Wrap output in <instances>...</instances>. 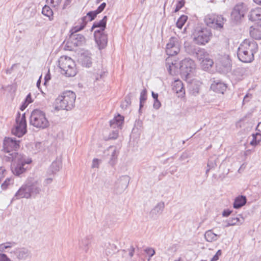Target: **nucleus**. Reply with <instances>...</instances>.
<instances>
[{
    "mask_svg": "<svg viewBox=\"0 0 261 261\" xmlns=\"http://www.w3.org/2000/svg\"><path fill=\"white\" fill-rule=\"evenodd\" d=\"M178 66L180 74L186 77L193 73L195 69V63L190 58H185L179 64L170 57L166 59V66L170 74L174 75L176 73Z\"/></svg>",
    "mask_w": 261,
    "mask_h": 261,
    "instance_id": "1",
    "label": "nucleus"
},
{
    "mask_svg": "<svg viewBox=\"0 0 261 261\" xmlns=\"http://www.w3.org/2000/svg\"><path fill=\"white\" fill-rule=\"evenodd\" d=\"M257 49L258 45L256 42L246 39L238 49V57L242 62L251 63L254 60V54L257 51Z\"/></svg>",
    "mask_w": 261,
    "mask_h": 261,
    "instance_id": "2",
    "label": "nucleus"
},
{
    "mask_svg": "<svg viewBox=\"0 0 261 261\" xmlns=\"http://www.w3.org/2000/svg\"><path fill=\"white\" fill-rule=\"evenodd\" d=\"M75 98L76 95L73 92L65 91L56 99L55 108L57 110H71L74 106Z\"/></svg>",
    "mask_w": 261,
    "mask_h": 261,
    "instance_id": "3",
    "label": "nucleus"
},
{
    "mask_svg": "<svg viewBox=\"0 0 261 261\" xmlns=\"http://www.w3.org/2000/svg\"><path fill=\"white\" fill-rule=\"evenodd\" d=\"M19 148V141H17L11 138H5L3 143V150L7 154L4 156V160L8 162H12L17 158L21 159L23 155L16 152Z\"/></svg>",
    "mask_w": 261,
    "mask_h": 261,
    "instance_id": "4",
    "label": "nucleus"
},
{
    "mask_svg": "<svg viewBox=\"0 0 261 261\" xmlns=\"http://www.w3.org/2000/svg\"><path fill=\"white\" fill-rule=\"evenodd\" d=\"M58 63L62 74L67 77H72L76 75L77 70L75 64L70 57L62 56L59 59Z\"/></svg>",
    "mask_w": 261,
    "mask_h": 261,
    "instance_id": "5",
    "label": "nucleus"
},
{
    "mask_svg": "<svg viewBox=\"0 0 261 261\" xmlns=\"http://www.w3.org/2000/svg\"><path fill=\"white\" fill-rule=\"evenodd\" d=\"M30 119V124L36 128L44 129L49 125L45 113L39 110H34L31 113Z\"/></svg>",
    "mask_w": 261,
    "mask_h": 261,
    "instance_id": "6",
    "label": "nucleus"
},
{
    "mask_svg": "<svg viewBox=\"0 0 261 261\" xmlns=\"http://www.w3.org/2000/svg\"><path fill=\"white\" fill-rule=\"evenodd\" d=\"M204 21L207 26L216 30H220L223 28L226 20L221 15L211 14L206 15Z\"/></svg>",
    "mask_w": 261,
    "mask_h": 261,
    "instance_id": "7",
    "label": "nucleus"
},
{
    "mask_svg": "<svg viewBox=\"0 0 261 261\" xmlns=\"http://www.w3.org/2000/svg\"><path fill=\"white\" fill-rule=\"evenodd\" d=\"M193 41L198 45H205L212 37V34L207 29H197L193 34Z\"/></svg>",
    "mask_w": 261,
    "mask_h": 261,
    "instance_id": "8",
    "label": "nucleus"
},
{
    "mask_svg": "<svg viewBox=\"0 0 261 261\" xmlns=\"http://www.w3.org/2000/svg\"><path fill=\"white\" fill-rule=\"evenodd\" d=\"M27 132V122L25 114L20 115L18 113L16 118V125L15 127L12 129V133L13 135L21 137Z\"/></svg>",
    "mask_w": 261,
    "mask_h": 261,
    "instance_id": "9",
    "label": "nucleus"
},
{
    "mask_svg": "<svg viewBox=\"0 0 261 261\" xmlns=\"http://www.w3.org/2000/svg\"><path fill=\"white\" fill-rule=\"evenodd\" d=\"M85 42V38L83 35L73 34L70 35L65 48L68 50H73L75 47L82 45Z\"/></svg>",
    "mask_w": 261,
    "mask_h": 261,
    "instance_id": "10",
    "label": "nucleus"
},
{
    "mask_svg": "<svg viewBox=\"0 0 261 261\" xmlns=\"http://www.w3.org/2000/svg\"><path fill=\"white\" fill-rule=\"evenodd\" d=\"M10 253L12 257L18 261H24L32 257L31 251L25 247L15 248L11 250Z\"/></svg>",
    "mask_w": 261,
    "mask_h": 261,
    "instance_id": "11",
    "label": "nucleus"
},
{
    "mask_svg": "<svg viewBox=\"0 0 261 261\" xmlns=\"http://www.w3.org/2000/svg\"><path fill=\"white\" fill-rule=\"evenodd\" d=\"M14 196L17 199L21 198L30 199L33 197V191L31 187L30 177L27 178L25 182L19 189Z\"/></svg>",
    "mask_w": 261,
    "mask_h": 261,
    "instance_id": "12",
    "label": "nucleus"
},
{
    "mask_svg": "<svg viewBox=\"0 0 261 261\" xmlns=\"http://www.w3.org/2000/svg\"><path fill=\"white\" fill-rule=\"evenodd\" d=\"M247 11L246 6L242 3L236 5L231 13V18L236 23L240 22Z\"/></svg>",
    "mask_w": 261,
    "mask_h": 261,
    "instance_id": "13",
    "label": "nucleus"
},
{
    "mask_svg": "<svg viewBox=\"0 0 261 261\" xmlns=\"http://www.w3.org/2000/svg\"><path fill=\"white\" fill-rule=\"evenodd\" d=\"M180 50V44L178 39L175 37H171L166 45L167 55L173 56L177 55Z\"/></svg>",
    "mask_w": 261,
    "mask_h": 261,
    "instance_id": "14",
    "label": "nucleus"
},
{
    "mask_svg": "<svg viewBox=\"0 0 261 261\" xmlns=\"http://www.w3.org/2000/svg\"><path fill=\"white\" fill-rule=\"evenodd\" d=\"M129 182V177L127 175L120 177L115 183V192L120 194L127 188Z\"/></svg>",
    "mask_w": 261,
    "mask_h": 261,
    "instance_id": "15",
    "label": "nucleus"
},
{
    "mask_svg": "<svg viewBox=\"0 0 261 261\" xmlns=\"http://www.w3.org/2000/svg\"><path fill=\"white\" fill-rule=\"evenodd\" d=\"M13 161L17 162L18 164L13 171V173L17 176L20 175L25 171V168L24 167L25 164H30L32 161L30 159L25 160L24 156L23 155V158L19 159L17 158L16 160H14Z\"/></svg>",
    "mask_w": 261,
    "mask_h": 261,
    "instance_id": "16",
    "label": "nucleus"
},
{
    "mask_svg": "<svg viewBox=\"0 0 261 261\" xmlns=\"http://www.w3.org/2000/svg\"><path fill=\"white\" fill-rule=\"evenodd\" d=\"M227 87L226 84L220 80H216L214 79L212 81L211 89L217 93L224 94Z\"/></svg>",
    "mask_w": 261,
    "mask_h": 261,
    "instance_id": "17",
    "label": "nucleus"
},
{
    "mask_svg": "<svg viewBox=\"0 0 261 261\" xmlns=\"http://www.w3.org/2000/svg\"><path fill=\"white\" fill-rule=\"evenodd\" d=\"M101 33L98 31H94V36L95 40L99 46V49L103 48L106 47L108 42L107 35L105 33Z\"/></svg>",
    "mask_w": 261,
    "mask_h": 261,
    "instance_id": "18",
    "label": "nucleus"
},
{
    "mask_svg": "<svg viewBox=\"0 0 261 261\" xmlns=\"http://www.w3.org/2000/svg\"><path fill=\"white\" fill-rule=\"evenodd\" d=\"M216 66L222 72L227 71L230 68V61L227 57H223L216 63Z\"/></svg>",
    "mask_w": 261,
    "mask_h": 261,
    "instance_id": "19",
    "label": "nucleus"
},
{
    "mask_svg": "<svg viewBox=\"0 0 261 261\" xmlns=\"http://www.w3.org/2000/svg\"><path fill=\"white\" fill-rule=\"evenodd\" d=\"M244 222V218L240 215H238L237 216L231 217L227 220L226 221V225L225 226L227 227L230 226L240 225L242 224Z\"/></svg>",
    "mask_w": 261,
    "mask_h": 261,
    "instance_id": "20",
    "label": "nucleus"
},
{
    "mask_svg": "<svg viewBox=\"0 0 261 261\" xmlns=\"http://www.w3.org/2000/svg\"><path fill=\"white\" fill-rule=\"evenodd\" d=\"M87 23V16L82 17L77 22V25L73 27L70 30V35L77 34L76 33L84 29Z\"/></svg>",
    "mask_w": 261,
    "mask_h": 261,
    "instance_id": "21",
    "label": "nucleus"
},
{
    "mask_svg": "<svg viewBox=\"0 0 261 261\" xmlns=\"http://www.w3.org/2000/svg\"><path fill=\"white\" fill-rule=\"evenodd\" d=\"M123 121V117L118 114L110 121V125L113 128L121 129Z\"/></svg>",
    "mask_w": 261,
    "mask_h": 261,
    "instance_id": "22",
    "label": "nucleus"
},
{
    "mask_svg": "<svg viewBox=\"0 0 261 261\" xmlns=\"http://www.w3.org/2000/svg\"><path fill=\"white\" fill-rule=\"evenodd\" d=\"M31 187L33 191V197H36L41 191V188L38 181L33 177H30Z\"/></svg>",
    "mask_w": 261,
    "mask_h": 261,
    "instance_id": "23",
    "label": "nucleus"
},
{
    "mask_svg": "<svg viewBox=\"0 0 261 261\" xmlns=\"http://www.w3.org/2000/svg\"><path fill=\"white\" fill-rule=\"evenodd\" d=\"M249 19L252 21L261 20V8L257 7L252 9L249 13Z\"/></svg>",
    "mask_w": 261,
    "mask_h": 261,
    "instance_id": "24",
    "label": "nucleus"
},
{
    "mask_svg": "<svg viewBox=\"0 0 261 261\" xmlns=\"http://www.w3.org/2000/svg\"><path fill=\"white\" fill-rule=\"evenodd\" d=\"M249 33L253 38L256 40L261 39V24L255 28L250 27Z\"/></svg>",
    "mask_w": 261,
    "mask_h": 261,
    "instance_id": "25",
    "label": "nucleus"
},
{
    "mask_svg": "<svg viewBox=\"0 0 261 261\" xmlns=\"http://www.w3.org/2000/svg\"><path fill=\"white\" fill-rule=\"evenodd\" d=\"M246 198L245 196H239L236 197L233 204L234 208H239L244 205L246 203Z\"/></svg>",
    "mask_w": 261,
    "mask_h": 261,
    "instance_id": "26",
    "label": "nucleus"
},
{
    "mask_svg": "<svg viewBox=\"0 0 261 261\" xmlns=\"http://www.w3.org/2000/svg\"><path fill=\"white\" fill-rule=\"evenodd\" d=\"M172 89L176 93H185L183 84L179 80H175L172 84Z\"/></svg>",
    "mask_w": 261,
    "mask_h": 261,
    "instance_id": "27",
    "label": "nucleus"
},
{
    "mask_svg": "<svg viewBox=\"0 0 261 261\" xmlns=\"http://www.w3.org/2000/svg\"><path fill=\"white\" fill-rule=\"evenodd\" d=\"M219 237V235L215 233L212 230H207L204 234V238L208 242L216 241Z\"/></svg>",
    "mask_w": 261,
    "mask_h": 261,
    "instance_id": "28",
    "label": "nucleus"
},
{
    "mask_svg": "<svg viewBox=\"0 0 261 261\" xmlns=\"http://www.w3.org/2000/svg\"><path fill=\"white\" fill-rule=\"evenodd\" d=\"M107 21V17L106 16H104L103 18L99 21H95L92 28L91 31L94 30L96 28H101L102 30H105L106 28V23Z\"/></svg>",
    "mask_w": 261,
    "mask_h": 261,
    "instance_id": "29",
    "label": "nucleus"
},
{
    "mask_svg": "<svg viewBox=\"0 0 261 261\" xmlns=\"http://www.w3.org/2000/svg\"><path fill=\"white\" fill-rule=\"evenodd\" d=\"M184 48L187 53L190 55L194 56L198 47L189 42H185L184 44Z\"/></svg>",
    "mask_w": 261,
    "mask_h": 261,
    "instance_id": "30",
    "label": "nucleus"
},
{
    "mask_svg": "<svg viewBox=\"0 0 261 261\" xmlns=\"http://www.w3.org/2000/svg\"><path fill=\"white\" fill-rule=\"evenodd\" d=\"M200 84L199 83H192L190 86L189 91L191 95L196 96L199 93Z\"/></svg>",
    "mask_w": 261,
    "mask_h": 261,
    "instance_id": "31",
    "label": "nucleus"
},
{
    "mask_svg": "<svg viewBox=\"0 0 261 261\" xmlns=\"http://www.w3.org/2000/svg\"><path fill=\"white\" fill-rule=\"evenodd\" d=\"M109 150H112V154L111 155V159L109 163L112 166H114L115 164L118 152L117 151L116 148L113 146L110 147Z\"/></svg>",
    "mask_w": 261,
    "mask_h": 261,
    "instance_id": "32",
    "label": "nucleus"
},
{
    "mask_svg": "<svg viewBox=\"0 0 261 261\" xmlns=\"http://www.w3.org/2000/svg\"><path fill=\"white\" fill-rule=\"evenodd\" d=\"M194 56L199 60H202L208 56L205 50L203 48L198 47Z\"/></svg>",
    "mask_w": 261,
    "mask_h": 261,
    "instance_id": "33",
    "label": "nucleus"
},
{
    "mask_svg": "<svg viewBox=\"0 0 261 261\" xmlns=\"http://www.w3.org/2000/svg\"><path fill=\"white\" fill-rule=\"evenodd\" d=\"M213 64L214 62L213 60L208 58V56L201 60V66L205 70L208 69L211 67Z\"/></svg>",
    "mask_w": 261,
    "mask_h": 261,
    "instance_id": "34",
    "label": "nucleus"
},
{
    "mask_svg": "<svg viewBox=\"0 0 261 261\" xmlns=\"http://www.w3.org/2000/svg\"><path fill=\"white\" fill-rule=\"evenodd\" d=\"M165 207L164 202H160L152 210L151 213L155 215H160L163 212Z\"/></svg>",
    "mask_w": 261,
    "mask_h": 261,
    "instance_id": "35",
    "label": "nucleus"
},
{
    "mask_svg": "<svg viewBox=\"0 0 261 261\" xmlns=\"http://www.w3.org/2000/svg\"><path fill=\"white\" fill-rule=\"evenodd\" d=\"M79 61L82 65L85 67H89L92 63L91 58L84 55H81Z\"/></svg>",
    "mask_w": 261,
    "mask_h": 261,
    "instance_id": "36",
    "label": "nucleus"
},
{
    "mask_svg": "<svg viewBox=\"0 0 261 261\" xmlns=\"http://www.w3.org/2000/svg\"><path fill=\"white\" fill-rule=\"evenodd\" d=\"M62 167V163L59 160H56L53 162L50 166V169L53 173L60 170Z\"/></svg>",
    "mask_w": 261,
    "mask_h": 261,
    "instance_id": "37",
    "label": "nucleus"
},
{
    "mask_svg": "<svg viewBox=\"0 0 261 261\" xmlns=\"http://www.w3.org/2000/svg\"><path fill=\"white\" fill-rule=\"evenodd\" d=\"M42 13L44 15L48 17L49 20L53 19V12L49 7L47 6L43 7L42 10Z\"/></svg>",
    "mask_w": 261,
    "mask_h": 261,
    "instance_id": "38",
    "label": "nucleus"
},
{
    "mask_svg": "<svg viewBox=\"0 0 261 261\" xmlns=\"http://www.w3.org/2000/svg\"><path fill=\"white\" fill-rule=\"evenodd\" d=\"M147 99V90L144 88L142 90L140 97V110L143 107L144 103Z\"/></svg>",
    "mask_w": 261,
    "mask_h": 261,
    "instance_id": "39",
    "label": "nucleus"
},
{
    "mask_svg": "<svg viewBox=\"0 0 261 261\" xmlns=\"http://www.w3.org/2000/svg\"><path fill=\"white\" fill-rule=\"evenodd\" d=\"M261 141V134L256 133L252 135V140L250 141V144L252 146H256Z\"/></svg>",
    "mask_w": 261,
    "mask_h": 261,
    "instance_id": "40",
    "label": "nucleus"
},
{
    "mask_svg": "<svg viewBox=\"0 0 261 261\" xmlns=\"http://www.w3.org/2000/svg\"><path fill=\"white\" fill-rule=\"evenodd\" d=\"M187 20V16H185V15L181 16L178 19L177 21L176 22L177 27L178 28L181 29L182 28V27L184 26V25L185 24Z\"/></svg>",
    "mask_w": 261,
    "mask_h": 261,
    "instance_id": "41",
    "label": "nucleus"
},
{
    "mask_svg": "<svg viewBox=\"0 0 261 261\" xmlns=\"http://www.w3.org/2000/svg\"><path fill=\"white\" fill-rule=\"evenodd\" d=\"M97 14V13H96L95 11L89 12L87 14V15L86 16H87V21H92L93 20H94Z\"/></svg>",
    "mask_w": 261,
    "mask_h": 261,
    "instance_id": "42",
    "label": "nucleus"
},
{
    "mask_svg": "<svg viewBox=\"0 0 261 261\" xmlns=\"http://www.w3.org/2000/svg\"><path fill=\"white\" fill-rule=\"evenodd\" d=\"M90 242L89 239L87 238H85L83 239L81 241L80 246L81 247L84 246V249L85 250V252H87L88 251V246Z\"/></svg>",
    "mask_w": 261,
    "mask_h": 261,
    "instance_id": "43",
    "label": "nucleus"
},
{
    "mask_svg": "<svg viewBox=\"0 0 261 261\" xmlns=\"http://www.w3.org/2000/svg\"><path fill=\"white\" fill-rule=\"evenodd\" d=\"M16 243L14 242H7L1 244V245L4 248V249L6 250L7 249L11 248L14 246H15Z\"/></svg>",
    "mask_w": 261,
    "mask_h": 261,
    "instance_id": "44",
    "label": "nucleus"
},
{
    "mask_svg": "<svg viewBox=\"0 0 261 261\" xmlns=\"http://www.w3.org/2000/svg\"><path fill=\"white\" fill-rule=\"evenodd\" d=\"M13 183V180L11 178H7L5 181L3 183L1 187L3 190H6L8 187Z\"/></svg>",
    "mask_w": 261,
    "mask_h": 261,
    "instance_id": "45",
    "label": "nucleus"
},
{
    "mask_svg": "<svg viewBox=\"0 0 261 261\" xmlns=\"http://www.w3.org/2000/svg\"><path fill=\"white\" fill-rule=\"evenodd\" d=\"M131 100L129 97L126 98L125 100L122 102L121 105V107L122 109H126L127 107L130 105Z\"/></svg>",
    "mask_w": 261,
    "mask_h": 261,
    "instance_id": "46",
    "label": "nucleus"
},
{
    "mask_svg": "<svg viewBox=\"0 0 261 261\" xmlns=\"http://www.w3.org/2000/svg\"><path fill=\"white\" fill-rule=\"evenodd\" d=\"M115 130L112 131V133H111L109 135V138L112 139H116L118 136V128H115Z\"/></svg>",
    "mask_w": 261,
    "mask_h": 261,
    "instance_id": "47",
    "label": "nucleus"
},
{
    "mask_svg": "<svg viewBox=\"0 0 261 261\" xmlns=\"http://www.w3.org/2000/svg\"><path fill=\"white\" fill-rule=\"evenodd\" d=\"M145 252L149 255V257H151L155 254V250L152 248H147L145 250Z\"/></svg>",
    "mask_w": 261,
    "mask_h": 261,
    "instance_id": "48",
    "label": "nucleus"
},
{
    "mask_svg": "<svg viewBox=\"0 0 261 261\" xmlns=\"http://www.w3.org/2000/svg\"><path fill=\"white\" fill-rule=\"evenodd\" d=\"M0 261H13L6 254L0 253Z\"/></svg>",
    "mask_w": 261,
    "mask_h": 261,
    "instance_id": "49",
    "label": "nucleus"
},
{
    "mask_svg": "<svg viewBox=\"0 0 261 261\" xmlns=\"http://www.w3.org/2000/svg\"><path fill=\"white\" fill-rule=\"evenodd\" d=\"M106 6V3H102L95 11L97 14L101 13L105 8Z\"/></svg>",
    "mask_w": 261,
    "mask_h": 261,
    "instance_id": "50",
    "label": "nucleus"
},
{
    "mask_svg": "<svg viewBox=\"0 0 261 261\" xmlns=\"http://www.w3.org/2000/svg\"><path fill=\"white\" fill-rule=\"evenodd\" d=\"M184 2L183 1H179L176 5L175 12L178 11L184 6Z\"/></svg>",
    "mask_w": 261,
    "mask_h": 261,
    "instance_id": "51",
    "label": "nucleus"
},
{
    "mask_svg": "<svg viewBox=\"0 0 261 261\" xmlns=\"http://www.w3.org/2000/svg\"><path fill=\"white\" fill-rule=\"evenodd\" d=\"M99 166V161L97 159H94L92 161L91 167L92 168H98Z\"/></svg>",
    "mask_w": 261,
    "mask_h": 261,
    "instance_id": "52",
    "label": "nucleus"
},
{
    "mask_svg": "<svg viewBox=\"0 0 261 261\" xmlns=\"http://www.w3.org/2000/svg\"><path fill=\"white\" fill-rule=\"evenodd\" d=\"M33 102V100H32V96H31V93H29L28 94V95L27 96L26 98H25V101H24V102L26 103V104H29L31 102Z\"/></svg>",
    "mask_w": 261,
    "mask_h": 261,
    "instance_id": "53",
    "label": "nucleus"
},
{
    "mask_svg": "<svg viewBox=\"0 0 261 261\" xmlns=\"http://www.w3.org/2000/svg\"><path fill=\"white\" fill-rule=\"evenodd\" d=\"M105 74V72L100 71L99 73H96L95 75V79L96 80H98L99 79H101L103 77Z\"/></svg>",
    "mask_w": 261,
    "mask_h": 261,
    "instance_id": "54",
    "label": "nucleus"
},
{
    "mask_svg": "<svg viewBox=\"0 0 261 261\" xmlns=\"http://www.w3.org/2000/svg\"><path fill=\"white\" fill-rule=\"evenodd\" d=\"M232 213L231 211H230L229 210H225L222 212V216L223 217H226L229 216L231 213Z\"/></svg>",
    "mask_w": 261,
    "mask_h": 261,
    "instance_id": "55",
    "label": "nucleus"
},
{
    "mask_svg": "<svg viewBox=\"0 0 261 261\" xmlns=\"http://www.w3.org/2000/svg\"><path fill=\"white\" fill-rule=\"evenodd\" d=\"M50 3L54 6H58L61 3L62 0H50Z\"/></svg>",
    "mask_w": 261,
    "mask_h": 261,
    "instance_id": "56",
    "label": "nucleus"
},
{
    "mask_svg": "<svg viewBox=\"0 0 261 261\" xmlns=\"http://www.w3.org/2000/svg\"><path fill=\"white\" fill-rule=\"evenodd\" d=\"M161 102H160V101L159 100H154V103H153V108L154 109H159L161 107Z\"/></svg>",
    "mask_w": 261,
    "mask_h": 261,
    "instance_id": "57",
    "label": "nucleus"
},
{
    "mask_svg": "<svg viewBox=\"0 0 261 261\" xmlns=\"http://www.w3.org/2000/svg\"><path fill=\"white\" fill-rule=\"evenodd\" d=\"M215 164L213 163L212 162L208 161L207 163V168H211V169L214 168Z\"/></svg>",
    "mask_w": 261,
    "mask_h": 261,
    "instance_id": "58",
    "label": "nucleus"
},
{
    "mask_svg": "<svg viewBox=\"0 0 261 261\" xmlns=\"http://www.w3.org/2000/svg\"><path fill=\"white\" fill-rule=\"evenodd\" d=\"M134 251H135L134 248L133 247H131L130 251L129 253V255L130 257H132L134 255Z\"/></svg>",
    "mask_w": 261,
    "mask_h": 261,
    "instance_id": "59",
    "label": "nucleus"
},
{
    "mask_svg": "<svg viewBox=\"0 0 261 261\" xmlns=\"http://www.w3.org/2000/svg\"><path fill=\"white\" fill-rule=\"evenodd\" d=\"M152 94V96L153 98V99H154V100H158V94L157 93H155L154 92H152V94Z\"/></svg>",
    "mask_w": 261,
    "mask_h": 261,
    "instance_id": "60",
    "label": "nucleus"
},
{
    "mask_svg": "<svg viewBox=\"0 0 261 261\" xmlns=\"http://www.w3.org/2000/svg\"><path fill=\"white\" fill-rule=\"evenodd\" d=\"M28 106V104H26L25 102H23V104L22 105V106H21V108H20V109L23 111V110H24Z\"/></svg>",
    "mask_w": 261,
    "mask_h": 261,
    "instance_id": "61",
    "label": "nucleus"
},
{
    "mask_svg": "<svg viewBox=\"0 0 261 261\" xmlns=\"http://www.w3.org/2000/svg\"><path fill=\"white\" fill-rule=\"evenodd\" d=\"M221 250H219L217 251L216 254L215 255H217V257L219 258V256L221 255Z\"/></svg>",
    "mask_w": 261,
    "mask_h": 261,
    "instance_id": "62",
    "label": "nucleus"
},
{
    "mask_svg": "<svg viewBox=\"0 0 261 261\" xmlns=\"http://www.w3.org/2000/svg\"><path fill=\"white\" fill-rule=\"evenodd\" d=\"M253 2L257 5H261V0H253Z\"/></svg>",
    "mask_w": 261,
    "mask_h": 261,
    "instance_id": "63",
    "label": "nucleus"
},
{
    "mask_svg": "<svg viewBox=\"0 0 261 261\" xmlns=\"http://www.w3.org/2000/svg\"><path fill=\"white\" fill-rule=\"evenodd\" d=\"M219 258L217 257V255H214L213 257L212 258V260L214 261H217Z\"/></svg>",
    "mask_w": 261,
    "mask_h": 261,
    "instance_id": "64",
    "label": "nucleus"
}]
</instances>
